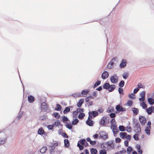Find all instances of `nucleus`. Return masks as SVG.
<instances>
[{
	"label": "nucleus",
	"mask_w": 154,
	"mask_h": 154,
	"mask_svg": "<svg viewBox=\"0 0 154 154\" xmlns=\"http://www.w3.org/2000/svg\"><path fill=\"white\" fill-rule=\"evenodd\" d=\"M134 131L137 133H138L140 132L141 131V128L140 125L138 121L137 120L134 121Z\"/></svg>",
	"instance_id": "f257e3e1"
},
{
	"label": "nucleus",
	"mask_w": 154,
	"mask_h": 154,
	"mask_svg": "<svg viewBox=\"0 0 154 154\" xmlns=\"http://www.w3.org/2000/svg\"><path fill=\"white\" fill-rule=\"evenodd\" d=\"M120 137L122 139H126L128 140H130L131 138L130 135H128L126 132H121L119 133Z\"/></svg>",
	"instance_id": "f03ea898"
},
{
	"label": "nucleus",
	"mask_w": 154,
	"mask_h": 154,
	"mask_svg": "<svg viewBox=\"0 0 154 154\" xmlns=\"http://www.w3.org/2000/svg\"><path fill=\"white\" fill-rule=\"evenodd\" d=\"M151 122L149 121L148 122L145 129V132L148 135H149L150 134V130L151 129Z\"/></svg>",
	"instance_id": "7ed1b4c3"
},
{
	"label": "nucleus",
	"mask_w": 154,
	"mask_h": 154,
	"mask_svg": "<svg viewBox=\"0 0 154 154\" xmlns=\"http://www.w3.org/2000/svg\"><path fill=\"white\" fill-rule=\"evenodd\" d=\"M92 116H89L88 118V120L86 121V123L87 125L89 126H92L93 125L94 122L92 120Z\"/></svg>",
	"instance_id": "20e7f679"
},
{
	"label": "nucleus",
	"mask_w": 154,
	"mask_h": 154,
	"mask_svg": "<svg viewBox=\"0 0 154 154\" xmlns=\"http://www.w3.org/2000/svg\"><path fill=\"white\" fill-rule=\"evenodd\" d=\"M40 107L41 111L44 112L46 111L48 109L47 104L45 102H43L42 103Z\"/></svg>",
	"instance_id": "39448f33"
},
{
	"label": "nucleus",
	"mask_w": 154,
	"mask_h": 154,
	"mask_svg": "<svg viewBox=\"0 0 154 154\" xmlns=\"http://www.w3.org/2000/svg\"><path fill=\"white\" fill-rule=\"evenodd\" d=\"M109 121L107 119V117H103L100 121V124L101 125H104L108 123Z\"/></svg>",
	"instance_id": "423d86ee"
},
{
	"label": "nucleus",
	"mask_w": 154,
	"mask_h": 154,
	"mask_svg": "<svg viewBox=\"0 0 154 154\" xmlns=\"http://www.w3.org/2000/svg\"><path fill=\"white\" fill-rule=\"evenodd\" d=\"M111 82L113 83H116L117 82L118 78V77L115 75L112 76L110 78Z\"/></svg>",
	"instance_id": "0eeeda50"
},
{
	"label": "nucleus",
	"mask_w": 154,
	"mask_h": 154,
	"mask_svg": "<svg viewBox=\"0 0 154 154\" xmlns=\"http://www.w3.org/2000/svg\"><path fill=\"white\" fill-rule=\"evenodd\" d=\"M107 150H110L114 148V145L111 142H107Z\"/></svg>",
	"instance_id": "6e6552de"
},
{
	"label": "nucleus",
	"mask_w": 154,
	"mask_h": 154,
	"mask_svg": "<svg viewBox=\"0 0 154 154\" xmlns=\"http://www.w3.org/2000/svg\"><path fill=\"white\" fill-rule=\"evenodd\" d=\"M116 58H113L111 61L109 62L107 66V68L109 69H111L112 68V66L114 64V62L115 61Z\"/></svg>",
	"instance_id": "1a4fd4ad"
},
{
	"label": "nucleus",
	"mask_w": 154,
	"mask_h": 154,
	"mask_svg": "<svg viewBox=\"0 0 154 154\" xmlns=\"http://www.w3.org/2000/svg\"><path fill=\"white\" fill-rule=\"evenodd\" d=\"M146 111L149 115H151L152 112H154V106H151L147 109Z\"/></svg>",
	"instance_id": "9d476101"
},
{
	"label": "nucleus",
	"mask_w": 154,
	"mask_h": 154,
	"mask_svg": "<svg viewBox=\"0 0 154 154\" xmlns=\"http://www.w3.org/2000/svg\"><path fill=\"white\" fill-rule=\"evenodd\" d=\"M139 119L141 125H144L146 122V118L143 116H140L139 117Z\"/></svg>",
	"instance_id": "9b49d317"
},
{
	"label": "nucleus",
	"mask_w": 154,
	"mask_h": 154,
	"mask_svg": "<svg viewBox=\"0 0 154 154\" xmlns=\"http://www.w3.org/2000/svg\"><path fill=\"white\" fill-rule=\"evenodd\" d=\"M88 114L89 116H93V117H95L98 115V112L96 111L89 112Z\"/></svg>",
	"instance_id": "f8f14e48"
},
{
	"label": "nucleus",
	"mask_w": 154,
	"mask_h": 154,
	"mask_svg": "<svg viewBox=\"0 0 154 154\" xmlns=\"http://www.w3.org/2000/svg\"><path fill=\"white\" fill-rule=\"evenodd\" d=\"M111 129H112V131L114 134H116L118 132L117 125H113V126H111Z\"/></svg>",
	"instance_id": "ddd939ff"
},
{
	"label": "nucleus",
	"mask_w": 154,
	"mask_h": 154,
	"mask_svg": "<svg viewBox=\"0 0 154 154\" xmlns=\"http://www.w3.org/2000/svg\"><path fill=\"white\" fill-rule=\"evenodd\" d=\"M126 60H125L123 59L121 61V62L119 65V67L121 68H123L126 66Z\"/></svg>",
	"instance_id": "4468645a"
},
{
	"label": "nucleus",
	"mask_w": 154,
	"mask_h": 154,
	"mask_svg": "<svg viewBox=\"0 0 154 154\" xmlns=\"http://www.w3.org/2000/svg\"><path fill=\"white\" fill-rule=\"evenodd\" d=\"M79 142L81 144L84 145L85 146H87L88 145V143L85 139H83L82 140H80L79 141Z\"/></svg>",
	"instance_id": "2eb2a0df"
},
{
	"label": "nucleus",
	"mask_w": 154,
	"mask_h": 154,
	"mask_svg": "<svg viewBox=\"0 0 154 154\" xmlns=\"http://www.w3.org/2000/svg\"><path fill=\"white\" fill-rule=\"evenodd\" d=\"M136 148L137 151L139 154H142L143 153V151L141 149V146L139 144H137L136 146Z\"/></svg>",
	"instance_id": "dca6fc26"
},
{
	"label": "nucleus",
	"mask_w": 154,
	"mask_h": 154,
	"mask_svg": "<svg viewBox=\"0 0 154 154\" xmlns=\"http://www.w3.org/2000/svg\"><path fill=\"white\" fill-rule=\"evenodd\" d=\"M109 76L108 72L107 71H104L102 74V77L103 79H105Z\"/></svg>",
	"instance_id": "f3484780"
},
{
	"label": "nucleus",
	"mask_w": 154,
	"mask_h": 154,
	"mask_svg": "<svg viewBox=\"0 0 154 154\" xmlns=\"http://www.w3.org/2000/svg\"><path fill=\"white\" fill-rule=\"evenodd\" d=\"M116 109L118 113L120 112L125 111V110H124L122 107L119 105H118L116 106Z\"/></svg>",
	"instance_id": "a211bd4d"
},
{
	"label": "nucleus",
	"mask_w": 154,
	"mask_h": 154,
	"mask_svg": "<svg viewBox=\"0 0 154 154\" xmlns=\"http://www.w3.org/2000/svg\"><path fill=\"white\" fill-rule=\"evenodd\" d=\"M35 98L33 96H29L28 97V101L30 103H32L35 100Z\"/></svg>",
	"instance_id": "6ab92c4d"
},
{
	"label": "nucleus",
	"mask_w": 154,
	"mask_h": 154,
	"mask_svg": "<svg viewBox=\"0 0 154 154\" xmlns=\"http://www.w3.org/2000/svg\"><path fill=\"white\" fill-rule=\"evenodd\" d=\"M84 100L83 99H81L79 100L77 103V106L78 107H80L82 105L83 103Z\"/></svg>",
	"instance_id": "aec40b11"
},
{
	"label": "nucleus",
	"mask_w": 154,
	"mask_h": 154,
	"mask_svg": "<svg viewBox=\"0 0 154 154\" xmlns=\"http://www.w3.org/2000/svg\"><path fill=\"white\" fill-rule=\"evenodd\" d=\"M115 88V86L114 85H109V87L108 88V90L109 92L112 91Z\"/></svg>",
	"instance_id": "412c9836"
},
{
	"label": "nucleus",
	"mask_w": 154,
	"mask_h": 154,
	"mask_svg": "<svg viewBox=\"0 0 154 154\" xmlns=\"http://www.w3.org/2000/svg\"><path fill=\"white\" fill-rule=\"evenodd\" d=\"M148 101L149 103L151 105H152L154 103V99L151 97L148 98Z\"/></svg>",
	"instance_id": "4be33fe9"
},
{
	"label": "nucleus",
	"mask_w": 154,
	"mask_h": 154,
	"mask_svg": "<svg viewBox=\"0 0 154 154\" xmlns=\"http://www.w3.org/2000/svg\"><path fill=\"white\" fill-rule=\"evenodd\" d=\"M132 111H133L134 114V115H137L139 112V110L135 108H133L132 109Z\"/></svg>",
	"instance_id": "5701e85b"
},
{
	"label": "nucleus",
	"mask_w": 154,
	"mask_h": 154,
	"mask_svg": "<svg viewBox=\"0 0 154 154\" xmlns=\"http://www.w3.org/2000/svg\"><path fill=\"white\" fill-rule=\"evenodd\" d=\"M94 99V97L91 95L89 96L88 97H87L85 99V100L86 102L87 103H88L91 99Z\"/></svg>",
	"instance_id": "b1692460"
},
{
	"label": "nucleus",
	"mask_w": 154,
	"mask_h": 154,
	"mask_svg": "<svg viewBox=\"0 0 154 154\" xmlns=\"http://www.w3.org/2000/svg\"><path fill=\"white\" fill-rule=\"evenodd\" d=\"M44 133H45L44 131L42 128H39L38 131V134L40 135H42V134H44Z\"/></svg>",
	"instance_id": "393cba45"
},
{
	"label": "nucleus",
	"mask_w": 154,
	"mask_h": 154,
	"mask_svg": "<svg viewBox=\"0 0 154 154\" xmlns=\"http://www.w3.org/2000/svg\"><path fill=\"white\" fill-rule=\"evenodd\" d=\"M114 107L112 106L109 107L108 108L107 110V112L108 113L112 112L114 111Z\"/></svg>",
	"instance_id": "a878e982"
},
{
	"label": "nucleus",
	"mask_w": 154,
	"mask_h": 154,
	"mask_svg": "<svg viewBox=\"0 0 154 154\" xmlns=\"http://www.w3.org/2000/svg\"><path fill=\"white\" fill-rule=\"evenodd\" d=\"M65 146L67 147H68L69 146V142L68 140L65 139L64 140Z\"/></svg>",
	"instance_id": "bb28decb"
},
{
	"label": "nucleus",
	"mask_w": 154,
	"mask_h": 154,
	"mask_svg": "<svg viewBox=\"0 0 154 154\" xmlns=\"http://www.w3.org/2000/svg\"><path fill=\"white\" fill-rule=\"evenodd\" d=\"M110 123L111 125V126H113V125H117L115 119L113 118L110 121Z\"/></svg>",
	"instance_id": "cd10ccee"
},
{
	"label": "nucleus",
	"mask_w": 154,
	"mask_h": 154,
	"mask_svg": "<svg viewBox=\"0 0 154 154\" xmlns=\"http://www.w3.org/2000/svg\"><path fill=\"white\" fill-rule=\"evenodd\" d=\"M70 111V108L69 107H66L63 110V112L64 114H67Z\"/></svg>",
	"instance_id": "c85d7f7f"
},
{
	"label": "nucleus",
	"mask_w": 154,
	"mask_h": 154,
	"mask_svg": "<svg viewBox=\"0 0 154 154\" xmlns=\"http://www.w3.org/2000/svg\"><path fill=\"white\" fill-rule=\"evenodd\" d=\"M109 84L108 83H106L103 85V87L104 89H108L109 87Z\"/></svg>",
	"instance_id": "c756f323"
},
{
	"label": "nucleus",
	"mask_w": 154,
	"mask_h": 154,
	"mask_svg": "<svg viewBox=\"0 0 154 154\" xmlns=\"http://www.w3.org/2000/svg\"><path fill=\"white\" fill-rule=\"evenodd\" d=\"M91 154H96L97 152V150L95 149L92 148L91 150Z\"/></svg>",
	"instance_id": "7c9ffc66"
},
{
	"label": "nucleus",
	"mask_w": 154,
	"mask_h": 154,
	"mask_svg": "<svg viewBox=\"0 0 154 154\" xmlns=\"http://www.w3.org/2000/svg\"><path fill=\"white\" fill-rule=\"evenodd\" d=\"M47 149L45 147H43L40 150V152L42 153H44L47 150Z\"/></svg>",
	"instance_id": "2f4dec72"
},
{
	"label": "nucleus",
	"mask_w": 154,
	"mask_h": 154,
	"mask_svg": "<svg viewBox=\"0 0 154 154\" xmlns=\"http://www.w3.org/2000/svg\"><path fill=\"white\" fill-rule=\"evenodd\" d=\"M53 115L57 119H59L60 116L59 113L56 112L54 113L53 114Z\"/></svg>",
	"instance_id": "473e14b6"
},
{
	"label": "nucleus",
	"mask_w": 154,
	"mask_h": 154,
	"mask_svg": "<svg viewBox=\"0 0 154 154\" xmlns=\"http://www.w3.org/2000/svg\"><path fill=\"white\" fill-rule=\"evenodd\" d=\"M61 106L59 104L57 105V107L55 108V110L57 111H60L61 109Z\"/></svg>",
	"instance_id": "72a5a7b5"
},
{
	"label": "nucleus",
	"mask_w": 154,
	"mask_h": 154,
	"mask_svg": "<svg viewBox=\"0 0 154 154\" xmlns=\"http://www.w3.org/2000/svg\"><path fill=\"white\" fill-rule=\"evenodd\" d=\"M89 92V90H83L81 92V94L83 95H86Z\"/></svg>",
	"instance_id": "f704fd0d"
},
{
	"label": "nucleus",
	"mask_w": 154,
	"mask_h": 154,
	"mask_svg": "<svg viewBox=\"0 0 154 154\" xmlns=\"http://www.w3.org/2000/svg\"><path fill=\"white\" fill-rule=\"evenodd\" d=\"M85 116V114L84 113H80L78 116V118L79 119H82Z\"/></svg>",
	"instance_id": "c9c22d12"
},
{
	"label": "nucleus",
	"mask_w": 154,
	"mask_h": 154,
	"mask_svg": "<svg viewBox=\"0 0 154 154\" xmlns=\"http://www.w3.org/2000/svg\"><path fill=\"white\" fill-rule=\"evenodd\" d=\"M100 154H106V150L105 149H101L99 151Z\"/></svg>",
	"instance_id": "e433bc0d"
},
{
	"label": "nucleus",
	"mask_w": 154,
	"mask_h": 154,
	"mask_svg": "<svg viewBox=\"0 0 154 154\" xmlns=\"http://www.w3.org/2000/svg\"><path fill=\"white\" fill-rule=\"evenodd\" d=\"M62 121L64 123H65L66 122L68 121H69V119L68 118L65 116H63L62 118Z\"/></svg>",
	"instance_id": "4c0bfd02"
},
{
	"label": "nucleus",
	"mask_w": 154,
	"mask_h": 154,
	"mask_svg": "<svg viewBox=\"0 0 154 154\" xmlns=\"http://www.w3.org/2000/svg\"><path fill=\"white\" fill-rule=\"evenodd\" d=\"M119 130L122 131H125V127L123 126L120 125L119 127Z\"/></svg>",
	"instance_id": "58836bf2"
},
{
	"label": "nucleus",
	"mask_w": 154,
	"mask_h": 154,
	"mask_svg": "<svg viewBox=\"0 0 154 154\" xmlns=\"http://www.w3.org/2000/svg\"><path fill=\"white\" fill-rule=\"evenodd\" d=\"M100 82L99 81H97L96 83H95V84L94 85L93 88H95L98 85H100Z\"/></svg>",
	"instance_id": "ea45409f"
},
{
	"label": "nucleus",
	"mask_w": 154,
	"mask_h": 154,
	"mask_svg": "<svg viewBox=\"0 0 154 154\" xmlns=\"http://www.w3.org/2000/svg\"><path fill=\"white\" fill-rule=\"evenodd\" d=\"M141 106L144 109H145L147 108V106L146 104L144 102H143L141 105Z\"/></svg>",
	"instance_id": "a19ab883"
},
{
	"label": "nucleus",
	"mask_w": 154,
	"mask_h": 154,
	"mask_svg": "<svg viewBox=\"0 0 154 154\" xmlns=\"http://www.w3.org/2000/svg\"><path fill=\"white\" fill-rule=\"evenodd\" d=\"M79 120L77 119H75L72 122V125H74L77 124L79 122Z\"/></svg>",
	"instance_id": "79ce46f5"
},
{
	"label": "nucleus",
	"mask_w": 154,
	"mask_h": 154,
	"mask_svg": "<svg viewBox=\"0 0 154 154\" xmlns=\"http://www.w3.org/2000/svg\"><path fill=\"white\" fill-rule=\"evenodd\" d=\"M137 87L138 88H144L145 87L144 85H142L140 83H139L137 85Z\"/></svg>",
	"instance_id": "37998d69"
},
{
	"label": "nucleus",
	"mask_w": 154,
	"mask_h": 154,
	"mask_svg": "<svg viewBox=\"0 0 154 154\" xmlns=\"http://www.w3.org/2000/svg\"><path fill=\"white\" fill-rule=\"evenodd\" d=\"M125 82L124 81H121L119 84V86L121 87H122L124 85Z\"/></svg>",
	"instance_id": "c03bdc74"
},
{
	"label": "nucleus",
	"mask_w": 154,
	"mask_h": 154,
	"mask_svg": "<svg viewBox=\"0 0 154 154\" xmlns=\"http://www.w3.org/2000/svg\"><path fill=\"white\" fill-rule=\"evenodd\" d=\"M132 151V148L131 147H128L127 149V152L128 154L131 153V152Z\"/></svg>",
	"instance_id": "a18cd8bd"
},
{
	"label": "nucleus",
	"mask_w": 154,
	"mask_h": 154,
	"mask_svg": "<svg viewBox=\"0 0 154 154\" xmlns=\"http://www.w3.org/2000/svg\"><path fill=\"white\" fill-rule=\"evenodd\" d=\"M79 143L77 144V146L79 148V149L80 150H82L84 148V146L83 145H81Z\"/></svg>",
	"instance_id": "49530a36"
},
{
	"label": "nucleus",
	"mask_w": 154,
	"mask_h": 154,
	"mask_svg": "<svg viewBox=\"0 0 154 154\" xmlns=\"http://www.w3.org/2000/svg\"><path fill=\"white\" fill-rule=\"evenodd\" d=\"M134 139L136 140H138V134H136L133 136Z\"/></svg>",
	"instance_id": "de8ad7c7"
},
{
	"label": "nucleus",
	"mask_w": 154,
	"mask_h": 154,
	"mask_svg": "<svg viewBox=\"0 0 154 154\" xmlns=\"http://www.w3.org/2000/svg\"><path fill=\"white\" fill-rule=\"evenodd\" d=\"M66 128L69 129H71L72 128V126L70 124H66Z\"/></svg>",
	"instance_id": "09e8293b"
},
{
	"label": "nucleus",
	"mask_w": 154,
	"mask_h": 154,
	"mask_svg": "<svg viewBox=\"0 0 154 154\" xmlns=\"http://www.w3.org/2000/svg\"><path fill=\"white\" fill-rule=\"evenodd\" d=\"M127 104L129 106H131L132 104V101L131 100H129L127 102Z\"/></svg>",
	"instance_id": "8fccbe9b"
},
{
	"label": "nucleus",
	"mask_w": 154,
	"mask_h": 154,
	"mask_svg": "<svg viewBox=\"0 0 154 154\" xmlns=\"http://www.w3.org/2000/svg\"><path fill=\"white\" fill-rule=\"evenodd\" d=\"M109 116L112 118H114L116 117V114L114 113H111L109 114Z\"/></svg>",
	"instance_id": "3c124183"
},
{
	"label": "nucleus",
	"mask_w": 154,
	"mask_h": 154,
	"mask_svg": "<svg viewBox=\"0 0 154 154\" xmlns=\"http://www.w3.org/2000/svg\"><path fill=\"white\" fill-rule=\"evenodd\" d=\"M134 94L133 93L129 94L128 95V97L130 98L133 99L134 98Z\"/></svg>",
	"instance_id": "603ef678"
},
{
	"label": "nucleus",
	"mask_w": 154,
	"mask_h": 154,
	"mask_svg": "<svg viewBox=\"0 0 154 154\" xmlns=\"http://www.w3.org/2000/svg\"><path fill=\"white\" fill-rule=\"evenodd\" d=\"M128 76V73H125L123 74V78L125 79H127V78Z\"/></svg>",
	"instance_id": "864d4df0"
},
{
	"label": "nucleus",
	"mask_w": 154,
	"mask_h": 154,
	"mask_svg": "<svg viewBox=\"0 0 154 154\" xmlns=\"http://www.w3.org/2000/svg\"><path fill=\"white\" fill-rule=\"evenodd\" d=\"M54 124L56 126H58L60 124V122L59 121H57L54 122Z\"/></svg>",
	"instance_id": "5fc2aeb1"
},
{
	"label": "nucleus",
	"mask_w": 154,
	"mask_h": 154,
	"mask_svg": "<svg viewBox=\"0 0 154 154\" xmlns=\"http://www.w3.org/2000/svg\"><path fill=\"white\" fill-rule=\"evenodd\" d=\"M118 91L119 94H123V89L122 88H119Z\"/></svg>",
	"instance_id": "6e6d98bb"
},
{
	"label": "nucleus",
	"mask_w": 154,
	"mask_h": 154,
	"mask_svg": "<svg viewBox=\"0 0 154 154\" xmlns=\"http://www.w3.org/2000/svg\"><path fill=\"white\" fill-rule=\"evenodd\" d=\"M121 140L119 138H116L115 139V141L116 143H119L121 141Z\"/></svg>",
	"instance_id": "4d7b16f0"
},
{
	"label": "nucleus",
	"mask_w": 154,
	"mask_h": 154,
	"mask_svg": "<svg viewBox=\"0 0 154 154\" xmlns=\"http://www.w3.org/2000/svg\"><path fill=\"white\" fill-rule=\"evenodd\" d=\"M145 91H143L140 94V96L141 97H145Z\"/></svg>",
	"instance_id": "13d9d810"
},
{
	"label": "nucleus",
	"mask_w": 154,
	"mask_h": 154,
	"mask_svg": "<svg viewBox=\"0 0 154 154\" xmlns=\"http://www.w3.org/2000/svg\"><path fill=\"white\" fill-rule=\"evenodd\" d=\"M54 126V125H48V128L49 130H52L53 129Z\"/></svg>",
	"instance_id": "bf43d9fd"
},
{
	"label": "nucleus",
	"mask_w": 154,
	"mask_h": 154,
	"mask_svg": "<svg viewBox=\"0 0 154 154\" xmlns=\"http://www.w3.org/2000/svg\"><path fill=\"white\" fill-rule=\"evenodd\" d=\"M90 143L91 145H94L96 144V142L95 141L91 140V142H90Z\"/></svg>",
	"instance_id": "052dcab7"
},
{
	"label": "nucleus",
	"mask_w": 154,
	"mask_h": 154,
	"mask_svg": "<svg viewBox=\"0 0 154 154\" xmlns=\"http://www.w3.org/2000/svg\"><path fill=\"white\" fill-rule=\"evenodd\" d=\"M97 111L100 113H103V109L102 108H99L98 109Z\"/></svg>",
	"instance_id": "680f3d73"
},
{
	"label": "nucleus",
	"mask_w": 154,
	"mask_h": 154,
	"mask_svg": "<svg viewBox=\"0 0 154 154\" xmlns=\"http://www.w3.org/2000/svg\"><path fill=\"white\" fill-rule=\"evenodd\" d=\"M77 110H78L79 112H83L84 111V109L81 108H78Z\"/></svg>",
	"instance_id": "e2e57ef3"
},
{
	"label": "nucleus",
	"mask_w": 154,
	"mask_h": 154,
	"mask_svg": "<svg viewBox=\"0 0 154 154\" xmlns=\"http://www.w3.org/2000/svg\"><path fill=\"white\" fill-rule=\"evenodd\" d=\"M126 131L128 132H129L131 131V128L130 127H127L126 128Z\"/></svg>",
	"instance_id": "0e129e2a"
},
{
	"label": "nucleus",
	"mask_w": 154,
	"mask_h": 154,
	"mask_svg": "<svg viewBox=\"0 0 154 154\" xmlns=\"http://www.w3.org/2000/svg\"><path fill=\"white\" fill-rule=\"evenodd\" d=\"M124 145L125 146H128V141H124Z\"/></svg>",
	"instance_id": "69168bd1"
},
{
	"label": "nucleus",
	"mask_w": 154,
	"mask_h": 154,
	"mask_svg": "<svg viewBox=\"0 0 154 154\" xmlns=\"http://www.w3.org/2000/svg\"><path fill=\"white\" fill-rule=\"evenodd\" d=\"M78 111L77 110V111H74L73 112V114L74 115V116H76L77 115H78Z\"/></svg>",
	"instance_id": "338daca9"
},
{
	"label": "nucleus",
	"mask_w": 154,
	"mask_h": 154,
	"mask_svg": "<svg viewBox=\"0 0 154 154\" xmlns=\"http://www.w3.org/2000/svg\"><path fill=\"white\" fill-rule=\"evenodd\" d=\"M139 90V89L138 88H135L134 90V93L135 94H136L138 91Z\"/></svg>",
	"instance_id": "774afa93"
}]
</instances>
